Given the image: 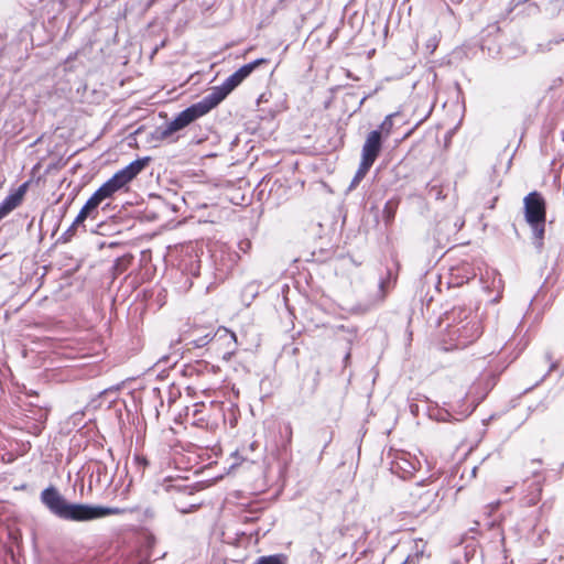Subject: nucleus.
<instances>
[{
	"label": "nucleus",
	"instance_id": "13",
	"mask_svg": "<svg viewBox=\"0 0 564 564\" xmlns=\"http://www.w3.org/2000/svg\"><path fill=\"white\" fill-rule=\"evenodd\" d=\"M371 166V164L361 161L351 185L355 186L357 183H359L366 176Z\"/></svg>",
	"mask_w": 564,
	"mask_h": 564
},
{
	"label": "nucleus",
	"instance_id": "14",
	"mask_svg": "<svg viewBox=\"0 0 564 564\" xmlns=\"http://www.w3.org/2000/svg\"><path fill=\"white\" fill-rule=\"evenodd\" d=\"M544 224L545 221H536V224H530L533 230V236L538 240V246H541V241L544 236Z\"/></svg>",
	"mask_w": 564,
	"mask_h": 564
},
{
	"label": "nucleus",
	"instance_id": "7",
	"mask_svg": "<svg viewBox=\"0 0 564 564\" xmlns=\"http://www.w3.org/2000/svg\"><path fill=\"white\" fill-rule=\"evenodd\" d=\"M524 209L529 224L545 221V203L539 193L532 192L524 198Z\"/></svg>",
	"mask_w": 564,
	"mask_h": 564
},
{
	"label": "nucleus",
	"instance_id": "19",
	"mask_svg": "<svg viewBox=\"0 0 564 564\" xmlns=\"http://www.w3.org/2000/svg\"><path fill=\"white\" fill-rule=\"evenodd\" d=\"M9 213H11V210L8 208V206L4 204V202H2L0 204V216L6 217Z\"/></svg>",
	"mask_w": 564,
	"mask_h": 564
},
{
	"label": "nucleus",
	"instance_id": "15",
	"mask_svg": "<svg viewBox=\"0 0 564 564\" xmlns=\"http://www.w3.org/2000/svg\"><path fill=\"white\" fill-rule=\"evenodd\" d=\"M392 118H393V115L387 116L386 119L380 124V129H381L382 132L386 133V135L390 134V131H391V129L393 127Z\"/></svg>",
	"mask_w": 564,
	"mask_h": 564
},
{
	"label": "nucleus",
	"instance_id": "5",
	"mask_svg": "<svg viewBox=\"0 0 564 564\" xmlns=\"http://www.w3.org/2000/svg\"><path fill=\"white\" fill-rule=\"evenodd\" d=\"M264 58L256 59L249 64L241 66L238 70L231 74L221 86L214 87L208 94L216 105L220 104L228 94H230L238 85H240L258 66L264 64Z\"/></svg>",
	"mask_w": 564,
	"mask_h": 564
},
{
	"label": "nucleus",
	"instance_id": "9",
	"mask_svg": "<svg viewBox=\"0 0 564 564\" xmlns=\"http://www.w3.org/2000/svg\"><path fill=\"white\" fill-rule=\"evenodd\" d=\"M421 467V462L417 457L409 453H402L393 462L392 469L400 473L402 478L411 477L415 470Z\"/></svg>",
	"mask_w": 564,
	"mask_h": 564
},
{
	"label": "nucleus",
	"instance_id": "20",
	"mask_svg": "<svg viewBox=\"0 0 564 564\" xmlns=\"http://www.w3.org/2000/svg\"><path fill=\"white\" fill-rule=\"evenodd\" d=\"M2 219V216H0V220Z\"/></svg>",
	"mask_w": 564,
	"mask_h": 564
},
{
	"label": "nucleus",
	"instance_id": "4",
	"mask_svg": "<svg viewBox=\"0 0 564 564\" xmlns=\"http://www.w3.org/2000/svg\"><path fill=\"white\" fill-rule=\"evenodd\" d=\"M216 106V102L209 95H207L203 100L186 108L180 112L174 120L169 122L165 129L162 131V137L167 138L174 132L184 129L196 119L209 112Z\"/></svg>",
	"mask_w": 564,
	"mask_h": 564
},
{
	"label": "nucleus",
	"instance_id": "12",
	"mask_svg": "<svg viewBox=\"0 0 564 564\" xmlns=\"http://www.w3.org/2000/svg\"><path fill=\"white\" fill-rule=\"evenodd\" d=\"M23 188L21 187L18 192L9 195L3 202L8 206V208L12 212L14 208H17L23 197Z\"/></svg>",
	"mask_w": 564,
	"mask_h": 564
},
{
	"label": "nucleus",
	"instance_id": "11",
	"mask_svg": "<svg viewBox=\"0 0 564 564\" xmlns=\"http://www.w3.org/2000/svg\"><path fill=\"white\" fill-rule=\"evenodd\" d=\"M97 207L98 205L91 198H89L80 209L77 217L75 218L73 227L83 224L86 220V218L91 214V212L95 210Z\"/></svg>",
	"mask_w": 564,
	"mask_h": 564
},
{
	"label": "nucleus",
	"instance_id": "3",
	"mask_svg": "<svg viewBox=\"0 0 564 564\" xmlns=\"http://www.w3.org/2000/svg\"><path fill=\"white\" fill-rule=\"evenodd\" d=\"M216 106V102L209 95H207L203 100L186 108L180 112L174 120L169 122L165 129L162 131V137L167 138L174 132L184 129L196 119L209 112Z\"/></svg>",
	"mask_w": 564,
	"mask_h": 564
},
{
	"label": "nucleus",
	"instance_id": "1",
	"mask_svg": "<svg viewBox=\"0 0 564 564\" xmlns=\"http://www.w3.org/2000/svg\"><path fill=\"white\" fill-rule=\"evenodd\" d=\"M41 501L56 517L76 522L91 521L123 512L120 508L70 503L54 487L42 491Z\"/></svg>",
	"mask_w": 564,
	"mask_h": 564
},
{
	"label": "nucleus",
	"instance_id": "10",
	"mask_svg": "<svg viewBox=\"0 0 564 564\" xmlns=\"http://www.w3.org/2000/svg\"><path fill=\"white\" fill-rule=\"evenodd\" d=\"M471 333L467 334L468 328L466 326L463 327V329L458 328L457 332H459L458 335V345L459 346H466L467 344L471 343L474 339H476L480 335V329L477 323H474L470 327Z\"/></svg>",
	"mask_w": 564,
	"mask_h": 564
},
{
	"label": "nucleus",
	"instance_id": "16",
	"mask_svg": "<svg viewBox=\"0 0 564 564\" xmlns=\"http://www.w3.org/2000/svg\"><path fill=\"white\" fill-rule=\"evenodd\" d=\"M256 564H283V562L280 556L272 555L260 557Z\"/></svg>",
	"mask_w": 564,
	"mask_h": 564
},
{
	"label": "nucleus",
	"instance_id": "8",
	"mask_svg": "<svg viewBox=\"0 0 564 564\" xmlns=\"http://www.w3.org/2000/svg\"><path fill=\"white\" fill-rule=\"evenodd\" d=\"M381 144V132L371 131L364 143L361 161L372 165L380 153Z\"/></svg>",
	"mask_w": 564,
	"mask_h": 564
},
{
	"label": "nucleus",
	"instance_id": "2",
	"mask_svg": "<svg viewBox=\"0 0 564 564\" xmlns=\"http://www.w3.org/2000/svg\"><path fill=\"white\" fill-rule=\"evenodd\" d=\"M148 159L135 160L124 169L118 171L110 180L102 184L93 195L91 199L99 206L106 198L130 183L147 165Z\"/></svg>",
	"mask_w": 564,
	"mask_h": 564
},
{
	"label": "nucleus",
	"instance_id": "6",
	"mask_svg": "<svg viewBox=\"0 0 564 564\" xmlns=\"http://www.w3.org/2000/svg\"><path fill=\"white\" fill-rule=\"evenodd\" d=\"M437 497L435 489H425L422 486H417L411 492L412 510L413 514H421L434 508V503Z\"/></svg>",
	"mask_w": 564,
	"mask_h": 564
},
{
	"label": "nucleus",
	"instance_id": "17",
	"mask_svg": "<svg viewBox=\"0 0 564 564\" xmlns=\"http://www.w3.org/2000/svg\"><path fill=\"white\" fill-rule=\"evenodd\" d=\"M552 2H555L553 8L551 9L552 12H558L564 9V0H551Z\"/></svg>",
	"mask_w": 564,
	"mask_h": 564
},
{
	"label": "nucleus",
	"instance_id": "18",
	"mask_svg": "<svg viewBox=\"0 0 564 564\" xmlns=\"http://www.w3.org/2000/svg\"><path fill=\"white\" fill-rule=\"evenodd\" d=\"M311 558H312L313 562L318 563V562H321L322 554L317 550H312L311 551Z\"/></svg>",
	"mask_w": 564,
	"mask_h": 564
}]
</instances>
